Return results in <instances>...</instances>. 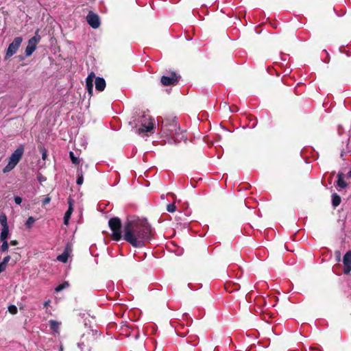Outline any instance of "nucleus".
I'll return each mask as SVG.
<instances>
[{
  "mask_svg": "<svg viewBox=\"0 0 351 351\" xmlns=\"http://www.w3.org/2000/svg\"><path fill=\"white\" fill-rule=\"evenodd\" d=\"M46 157H47V152H46V151H45V152H43V154H42V158H43V160H45Z\"/></svg>",
  "mask_w": 351,
  "mask_h": 351,
  "instance_id": "f704fd0d",
  "label": "nucleus"
},
{
  "mask_svg": "<svg viewBox=\"0 0 351 351\" xmlns=\"http://www.w3.org/2000/svg\"><path fill=\"white\" fill-rule=\"evenodd\" d=\"M69 254L66 252H64L62 254L57 256V260L62 263H66L68 261Z\"/></svg>",
  "mask_w": 351,
  "mask_h": 351,
  "instance_id": "f3484780",
  "label": "nucleus"
},
{
  "mask_svg": "<svg viewBox=\"0 0 351 351\" xmlns=\"http://www.w3.org/2000/svg\"><path fill=\"white\" fill-rule=\"evenodd\" d=\"M84 181L83 175L82 173V171L80 170H77V180L76 183L77 185H82Z\"/></svg>",
  "mask_w": 351,
  "mask_h": 351,
  "instance_id": "6ab92c4d",
  "label": "nucleus"
},
{
  "mask_svg": "<svg viewBox=\"0 0 351 351\" xmlns=\"http://www.w3.org/2000/svg\"><path fill=\"white\" fill-rule=\"evenodd\" d=\"M341 203V197L337 193H333L332 195V204L334 207L338 206Z\"/></svg>",
  "mask_w": 351,
  "mask_h": 351,
  "instance_id": "4468645a",
  "label": "nucleus"
},
{
  "mask_svg": "<svg viewBox=\"0 0 351 351\" xmlns=\"http://www.w3.org/2000/svg\"><path fill=\"white\" fill-rule=\"evenodd\" d=\"M2 241L1 251L5 252L8 250L9 244H8L7 240H4V241Z\"/></svg>",
  "mask_w": 351,
  "mask_h": 351,
  "instance_id": "b1692460",
  "label": "nucleus"
},
{
  "mask_svg": "<svg viewBox=\"0 0 351 351\" xmlns=\"http://www.w3.org/2000/svg\"><path fill=\"white\" fill-rule=\"evenodd\" d=\"M84 80H85V84H85V88L86 89H88V77H86Z\"/></svg>",
  "mask_w": 351,
  "mask_h": 351,
  "instance_id": "e433bc0d",
  "label": "nucleus"
},
{
  "mask_svg": "<svg viewBox=\"0 0 351 351\" xmlns=\"http://www.w3.org/2000/svg\"><path fill=\"white\" fill-rule=\"evenodd\" d=\"M14 202L16 204L20 205L22 202V198L19 196L14 197Z\"/></svg>",
  "mask_w": 351,
  "mask_h": 351,
  "instance_id": "c85d7f7f",
  "label": "nucleus"
},
{
  "mask_svg": "<svg viewBox=\"0 0 351 351\" xmlns=\"http://www.w3.org/2000/svg\"><path fill=\"white\" fill-rule=\"evenodd\" d=\"M95 77V73L93 72L89 73V97H90L93 94L92 82L93 81V77Z\"/></svg>",
  "mask_w": 351,
  "mask_h": 351,
  "instance_id": "a211bd4d",
  "label": "nucleus"
},
{
  "mask_svg": "<svg viewBox=\"0 0 351 351\" xmlns=\"http://www.w3.org/2000/svg\"><path fill=\"white\" fill-rule=\"evenodd\" d=\"M51 201V198L49 196H47L43 200V204L46 205L49 204Z\"/></svg>",
  "mask_w": 351,
  "mask_h": 351,
  "instance_id": "c756f323",
  "label": "nucleus"
},
{
  "mask_svg": "<svg viewBox=\"0 0 351 351\" xmlns=\"http://www.w3.org/2000/svg\"><path fill=\"white\" fill-rule=\"evenodd\" d=\"M154 129L153 119L149 117H143V123L141 127L138 130V134H141L144 132H149Z\"/></svg>",
  "mask_w": 351,
  "mask_h": 351,
  "instance_id": "0eeeda50",
  "label": "nucleus"
},
{
  "mask_svg": "<svg viewBox=\"0 0 351 351\" xmlns=\"http://www.w3.org/2000/svg\"><path fill=\"white\" fill-rule=\"evenodd\" d=\"M22 42L23 38L21 36L14 38L13 41L8 45V47L5 50V54L4 57L5 60L10 59L12 56L16 53L21 45Z\"/></svg>",
  "mask_w": 351,
  "mask_h": 351,
  "instance_id": "20e7f679",
  "label": "nucleus"
},
{
  "mask_svg": "<svg viewBox=\"0 0 351 351\" xmlns=\"http://www.w3.org/2000/svg\"><path fill=\"white\" fill-rule=\"evenodd\" d=\"M151 233L147 220H130L124 225L123 239L134 247H141L151 239Z\"/></svg>",
  "mask_w": 351,
  "mask_h": 351,
  "instance_id": "f257e3e1",
  "label": "nucleus"
},
{
  "mask_svg": "<svg viewBox=\"0 0 351 351\" xmlns=\"http://www.w3.org/2000/svg\"><path fill=\"white\" fill-rule=\"evenodd\" d=\"M106 86V81L103 77H97L95 79V87L96 90L102 92Z\"/></svg>",
  "mask_w": 351,
  "mask_h": 351,
  "instance_id": "9d476101",
  "label": "nucleus"
},
{
  "mask_svg": "<svg viewBox=\"0 0 351 351\" xmlns=\"http://www.w3.org/2000/svg\"><path fill=\"white\" fill-rule=\"evenodd\" d=\"M348 186L346 182L344 180V176L343 173H339L337 175V186L339 191L342 189L346 188Z\"/></svg>",
  "mask_w": 351,
  "mask_h": 351,
  "instance_id": "9b49d317",
  "label": "nucleus"
},
{
  "mask_svg": "<svg viewBox=\"0 0 351 351\" xmlns=\"http://www.w3.org/2000/svg\"><path fill=\"white\" fill-rule=\"evenodd\" d=\"M35 222V219L33 217H29L25 222V226L28 229L32 228L33 224Z\"/></svg>",
  "mask_w": 351,
  "mask_h": 351,
  "instance_id": "412c9836",
  "label": "nucleus"
},
{
  "mask_svg": "<svg viewBox=\"0 0 351 351\" xmlns=\"http://www.w3.org/2000/svg\"><path fill=\"white\" fill-rule=\"evenodd\" d=\"M9 234L8 227L2 228L0 238L1 241L7 240Z\"/></svg>",
  "mask_w": 351,
  "mask_h": 351,
  "instance_id": "2eb2a0df",
  "label": "nucleus"
},
{
  "mask_svg": "<svg viewBox=\"0 0 351 351\" xmlns=\"http://www.w3.org/2000/svg\"><path fill=\"white\" fill-rule=\"evenodd\" d=\"M77 346L80 348V350H82L85 347V344L84 342H79L77 343Z\"/></svg>",
  "mask_w": 351,
  "mask_h": 351,
  "instance_id": "2f4dec72",
  "label": "nucleus"
},
{
  "mask_svg": "<svg viewBox=\"0 0 351 351\" xmlns=\"http://www.w3.org/2000/svg\"><path fill=\"white\" fill-rule=\"evenodd\" d=\"M8 310L12 314H16L17 313V308L14 305L9 306Z\"/></svg>",
  "mask_w": 351,
  "mask_h": 351,
  "instance_id": "a878e982",
  "label": "nucleus"
},
{
  "mask_svg": "<svg viewBox=\"0 0 351 351\" xmlns=\"http://www.w3.org/2000/svg\"><path fill=\"white\" fill-rule=\"evenodd\" d=\"M162 126H163V127H166V126H167V124H166V123H165V124H164V123H162Z\"/></svg>",
  "mask_w": 351,
  "mask_h": 351,
  "instance_id": "58836bf2",
  "label": "nucleus"
},
{
  "mask_svg": "<svg viewBox=\"0 0 351 351\" xmlns=\"http://www.w3.org/2000/svg\"><path fill=\"white\" fill-rule=\"evenodd\" d=\"M69 286V284L68 282H64L63 283L57 286L56 288L55 289V290L56 292H60V291H62L63 289L67 288Z\"/></svg>",
  "mask_w": 351,
  "mask_h": 351,
  "instance_id": "aec40b11",
  "label": "nucleus"
},
{
  "mask_svg": "<svg viewBox=\"0 0 351 351\" xmlns=\"http://www.w3.org/2000/svg\"><path fill=\"white\" fill-rule=\"evenodd\" d=\"M10 256H6L3 258L2 262H1V263L6 266L7 264L8 263V262L10 261Z\"/></svg>",
  "mask_w": 351,
  "mask_h": 351,
  "instance_id": "cd10ccee",
  "label": "nucleus"
},
{
  "mask_svg": "<svg viewBox=\"0 0 351 351\" xmlns=\"http://www.w3.org/2000/svg\"><path fill=\"white\" fill-rule=\"evenodd\" d=\"M6 269V266L3 263H0V274L4 271Z\"/></svg>",
  "mask_w": 351,
  "mask_h": 351,
  "instance_id": "7c9ffc66",
  "label": "nucleus"
},
{
  "mask_svg": "<svg viewBox=\"0 0 351 351\" xmlns=\"http://www.w3.org/2000/svg\"><path fill=\"white\" fill-rule=\"evenodd\" d=\"M18 244V241L16 240H12L10 241V245H16Z\"/></svg>",
  "mask_w": 351,
  "mask_h": 351,
  "instance_id": "72a5a7b5",
  "label": "nucleus"
},
{
  "mask_svg": "<svg viewBox=\"0 0 351 351\" xmlns=\"http://www.w3.org/2000/svg\"><path fill=\"white\" fill-rule=\"evenodd\" d=\"M49 324L51 330H53L56 333H59V328L61 324L60 322L51 319L49 320Z\"/></svg>",
  "mask_w": 351,
  "mask_h": 351,
  "instance_id": "ddd939ff",
  "label": "nucleus"
},
{
  "mask_svg": "<svg viewBox=\"0 0 351 351\" xmlns=\"http://www.w3.org/2000/svg\"><path fill=\"white\" fill-rule=\"evenodd\" d=\"M39 30L37 29L35 35L28 40V45L25 48V55L30 56L36 49V45L40 40V36L38 34Z\"/></svg>",
  "mask_w": 351,
  "mask_h": 351,
  "instance_id": "39448f33",
  "label": "nucleus"
},
{
  "mask_svg": "<svg viewBox=\"0 0 351 351\" xmlns=\"http://www.w3.org/2000/svg\"><path fill=\"white\" fill-rule=\"evenodd\" d=\"M171 127L172 128L171 129H168L167 130L169 131V134H171L173 133V132L176 130V122L175 120L173 121V124L171 125Z\"/></svg>",
  "mask_w": 351,
  "mask_h": 351,
  "instance_id": "bb28decb",
  "label": "nucleus"
},
{
  "mask_svg": "<svg viewBox=\"0 0 351 351\" xmlns=\"http://www.w3.org/2000/svg\"><path fill=\"white\" fill-rule=\"evenodd\" d=\"M336 254H337V261H340V257H341V254H340L339 252H337Z\"/></svg>",
  "mask_w": 351,
  "mask_h": 351,
  "instance_id": "c9c22d12",
  "label": "nucleus"
},
{
  "mask_svg": "<svg viewBox=\"0 0 351 351\" xmlns=\"http://www.w3.org/2000/svg\"><path fill=\"white\" fill-rule=\"evenodd\" d=\"M101 24L99 17L97 14L89 12V26L94 29H97Z\"/></svg>",
  "mask_w": 351,
  "mask_h": 351,
  "instance_id": "1a4fd4ad",
  "label": "nucleus"
},
{
  "mask_svg": "<svg viewBox=\"0 0 351 351\" xmlns=\"http://www.w3.org/2000/svg\"><path fill=\"white\" fill-rule=\"evenodd\" d=\"M70 158L72 162L75 165H77L80 163V159L75 156L74 153L73 152H70L69 153Z\"/></svg>",
  "mask_w": 351,
  "mask_h": 351,
  "instance_id": "4be33fe9",
  "label": "nucleus"
},
{
  "mask_svg": "<svg viewBox=\"0 0 351 351\" xmlns=\"http://www.w3.org/2000/svg\"><path fill=\"white\" fill-rule=\"evenodd\" d=\"M109 227L112 232L111 237L114 241H119L123 238V234L121 230V222L119 218L114 217L108 221Z\"/></svg>",
  "mask_w": 351,
  "mask_h": 351,
  "instance_id": "7ed1b4c3",
  "label": "nucleus"
},
{
  "mask_svg": "<svg viewBox=\"0 0 351 351\" xmlns=\"http://www.w3.org/2000/svg\"><path fill=\"white\" fill-rule=\"evenodd\" d=\"M24 148L19 146L10 156L8 165L3 169V173H8L12 171L19 163L23 156Z\"/></svg>",
  "mask_w": 351,
  "mask_h": 351,
  "instance_id": "f03ea898",
  "label": "nucleus"
},
{
  "mask_svg": "<svg viewBox=\"0 0 351 351\" xmlns=\"http://www.w3.org/2000/svg\"><path fill=\"white\" fill-rule=\"evenodd\" d=\"M167 210L169 213H173L176 210V206H175L174 204H169L167 205Z\"/></svg>",
  "mask_w": 351,
  "mask_h": 351,
  "instance_id": "393cba45",
  "label": "nucleus"
},
{
  "mask_svg": "<svg viewBox=\"0 0 351 351\" xmlns=\"http://www.w3.org/2000/svg\"><path fill=\"white\" fill-rule=\"evenodd\" d=\"M343 263L344 265L343 272L348 274L351 271V251L347 252L343 256Z\"/></svg>",
  "mask_w": 351,
  "mask_h": 351,
  "instance_id": "6e6552de",
  "label": "nucleus"
},
{
  "mask_svg": "<svg viewBox=\"0 0 351 351\" xmlns=\"http://www.w3.org/2000/svg\"><path fill=\"white\" fill-rule=\"evenodd\" d=\"M180 76L175 72H171L167 75L162 76L160 82L164 86L175 85L179 81Z\"/></svg>",
  "mask_w": 351,
  "mask_h": 351,
  "instance_id": "423d86ee",
  "label": "nucleus"
},
{
  "mask_svg": "<svg viewBox=\"0 0 351 351\" xmlns=\"http://www.w3.org/2000/svg\"><path fill=\"white\" fill-rule=\"evenodd\" d=\"M0 223L2 226V228L8 227L7 223V217L3 214L0 215Z\"/></svg>",
  "mask_w": 351,
  "mask_h": 351,
  "instance_id": "5701e85b",
  "label": "nucleus"
},
{
  "mask_svg": "<svg viewBox=\"0 0 351 351\" xmlns=\"http://www.w3.org/2000/svg\"><path fill=\"white\" fill-rule=\"evenodd\" d=\"M50 302H51V301L49 300L47 301H45L43 304L44 308H47L49 305Z\"/></svg>",
  "mask_w": 351,
  "mask_h": 351,
  "instance_id": "473e14b6",
  "label": "nucleus"
},
{
  "mask_svg": "<svg viewBox=\"0 0 351 351\" xmlns=\"http://www.w3.org/2000/svg\"><path fill=\"white\" fill-rule=\"evenodd\" d=\"M348 176H349L350 177H351V170L349 171V173H348Z\"/></svg>",
  "mask_w": 351,
  "mask_h": 351,
  "instance_id": "4c0bfd02",
  "label": "nucleus"
},
{
  "mask_svg": "<svg viewBox=\"0 0 351 351\" xmlns=\"http://www.w3.org/2000/svg\"><path fill=\"white\" fill-rule=\"evenodd\" d=\"M90 333L95 340H96L101 337V332H99L97 330V329H96V328L95 329H94V328L90 329L89 328V335H90Z\"/></svg>",
  "mask_w": 351,
  "mask_h": 351,
  "instance_id": "dca6fc26",
  "label": "nucleus"
},
{
  "mask_svg": "<svg viewBox=\"0 0 351 351\" xmlns=\"http://www.w3.org/2000/svg\"><path fill=\"white\" fill-rule=\"evenodd\" d=\"M72 213H73V207H72L71 202H69V208L64 213V225L67 226L69 224V221L71 218Z\"/></svg>",
  "mask_w": 351,
  "mask_h": 351,
  "instance_id": "f8f14e48",
  "label": "nucleus"
}]
</instances>
